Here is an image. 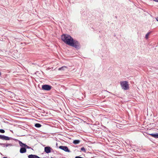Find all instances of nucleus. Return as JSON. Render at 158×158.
<instances>
[{
  "label": "nucleus",
  "mask_w": 158,
  "mask_h": 158,
  "mask_svg": "<svg viewBox=\"0 0 158 158\" xmlns=\"http://www.w3.org/2000/svg\"><path fill=\"white\" fill-rule=\"evenodd\" d=\"M61 39L66 44L73 47L77 49L80 48V43L77 40H74L69 35L63 34L61 36Z\"/></svg>",
  "instance_id": "1"
},
{
  "label": "nucleus",
  "mask_w": 158,
  "mask_h": 158,
  "mask_svg": "<svg viewBox=\"0 0 158 158\" xmlns=\"http://www.w3.org/2000/svg\"><path fill=\"white\" fill-rule=\"evenodd\" d=\"M122 88L124 90H127L129 89V85L127 81H122L120 82Z\"/></svg>",
  "instance_id": "2"
},
{
  "label": "nucleus",
  "mask_w": 158,
  "mask_h": 158,
  "mask_svg": "<svg viewBox=\"0 0 158 158\" xmlns=\"http://www.w3.org/2000/svg\"><path fill=\"white\" fill-rule=\"evenodd\" d=\"M16 140L18 142L20 146L21 147L19 151L21 153H24L26 152L27 151V149L26 147H24V146L22 145L21 144L22 143H23L21 141L19 140L16 139Z\"/></svg>",
  "instance_id": "3"
},
{
  "label": "nucleus",
  "mask_w": 158,
  "mask_h": 158,
  "mask_svg": "<svg viewBox=\"0 0 158 158\" xmlns=\"http://www.w3.org/2000/svg\"><path fill=\"white\" fill-rule=\"evenodd\" d=\"M52 87L48 85L45 84L42 85V89L47 91L50 90L52 88Z\"/></svg>",
  "instance_id": "4"
},
{
  "label": "nucleus",
  "mask_w": 158,
  "mask_h": 158,
  "mask_svg": "<svg viewBox=\"0 0 158 158\" xmlns=\"http://www.w3.org/2000/svg\"><path fill=\"white\" fill-rule=\"evenodd\" d=\"M59 148L66 152H70V150L67 146H60L59 147Z\"/></svg>",
  "instance_id": "5"
},
{
  "label": "nucleus",
  "mask_w": 158,
  "mask_h": 158,
  "mask_svg": "<svg viewBox=\"0 0 158 158\" xmlns=\"http://www.w3.org/2000/svg\"><path fill=\"white\" fill-rule=\"evenodd\" d=\"M12 138L4 135H0V139L5 140H8L11 139Z\"/></svg>",
  "instance_id": "6"
},
{
  "label": "nucleus",
  "mask_w": 158,
  "mask_h": 158,
  "mask_svg": "<svg viewBox=\"0 0 158 158\" xmlns=\"http://www.w3.org/2000/svg\"><path fill=\"white\" fill-rule=\"evenodd\" d=\"M53 149L49 146H47L44 148V152L47 153H49L51 152Z\"/></svg>",
  "instance_id": "7"
},
{
  "label": "nucleus",
  "mask_w": 158,
  "mask_h": 158,
  "mask_svg": "<svg viewBox=\"0 0 158 158\" xmlns=\"http://www.w3.org/2000/svg\"><path fill=\"white\" fill-rule=\"evenodd\" d=\"M21 144L22 145L24 146V147H26V149H27H27H31L32 150H33V149L32 148H31V147H29V146H27L26 144H25V143H22Z\"/></svg>",
  "instance_id": "8"
},
{
  "label": "nucleus",
  "mask_w": 158,
  "mask_h": 158,
  "mask_svg": "<svg viewBox=\"0 0 158 158\" xmlns=\"http://www.w3.org/2000/svg\"><path fill=\"white\" fill-rule=\"evenodd\" d=\"M80 142V140H73V143L75 144H78Z\"/></svg>",
  "instance_id": "9"
},
{
  "label": "nucleus",
  "mask_w": 158,
  "mask_h": 158,
  "mask_svg": "<svg viewBox=\"0 0 158 158\" xmlns=\"http://www.w3.org/2000/svg\"><path fill=\"white\" fill-rule=\"evenodd\" d=\"M42 125L39 123H36L35 125V126L37 128H39L41 127Z\"/></svg>",
  "instance_id": "10"
},
{
  "label": "nucleus",
  "mask_w": 158,
  "mask_h": 158,
  "mask_svg": "<svg viewBox=\"0 0 158 158\" xmlns=\"http://www.w3.org/2000/svg\"><path fill=\"white\" fill-rule=\"evenodd\" d=\"M150 33L151 32H149L146 35L145 38L146 39H147L148 38V36L150 34Z\"/></svg>",
  "instance_id": "11"
},
{
  "label": "nucleus",
  "mask_w": 158,
  "mask_h": 158,
  "mask_svg": "<svg viewBox=\"0 0 158 158\" xmlns=\"http://www.w3.org/2000/svg\"><path fill=\"white\" fill-rule=\"evenodd\" d=\"M13 146V145L11 143H7V144H6V147H8V146Z\"/></svg>",
  "instance_id": "12"
},
{
  "label": "nucleus",
  "mask_w": 158,
  "mask_h": 158,
  "mask_svg": "<svg viewBox=\"0 0 158 158\" xmlns=\"http://www.w3.org/2000/svg\"><path fill=\"white\" fill-rule=\"evenodd\" d=\"M155 138H158V133L155 134L154 137Z\"/></svg>",
  "instance_id": "13"
},
{
  "label": "nucleus",
  "mask_w": 158,
  "mask_h": 158,
  "mask_svg": "<svg viewBox=\"0 0 158 158\" xmlns=\"http://www.w3.org/2000/svg\"><path fill=\"white\" fill-rule=\"evenodd\" d=\"M5 132V131L4 130L2 129H0V132L2 133H4Z\"/></svg>",
  "instance_id": "14"
},
{
  "label": "nucleus",
  "mask_w": 158,
  "mask_h": 158,
  "mask_svg": "<svg viewBox=\"0 0 158 158\" xmlns=\"http://www.w3.org/2000/svg\"><path fill=\"white\" fill-rule=\"evenodd\" d=\"M148 135H151L152 137H154L155 134L153 133H151V134H148Z\"/></svg>",
  "instance_id": "15"
},
{
  "label": "nucleus",
  "mask_w": 158,
  "mask_h": 158,
  "mask_svg": "<svg viewBox=\"0 0 158 158\" xmlns=\"http://www.w3.org/2000/svg\"><path fill=\"white\" fill-rule=\"evenodd\" d=\"M81 150L82 151H83L84 152L85 151V148L84 147H82L81 148Z\"/></svg>",
  "instance_id": "16"
},
{
  "label": "nucleus",
  "mask_w": 158,
  "mask_h": 158,
  "mask_svg": "<svg viewBox=\"0 0 158 158\" xmlns=\"http://www.w3.org/2000/svg\"><path fill=\"white\" fill-rule=\"evenodd\" d=\"M6 144L5 143H3L2 146L3 147H6Z\"/></svg>",
  "instance_id": "17"
},
{
  "label": "nucleus",
  "mask_w": 158,
  "mask_h": 158,
  "mask_svg": "<svg viewBox=\"0 0 158 158\" xmlns=\"http://www.w3.org/2000/svg\"><path fill=\"white\" fill-rule=\"evenodd\" d=\"M75 158H83V157H80V156H76Z\"/></svg>",
  "instance_id": "18"
},
{
  "label": "nucleus",
  "mask_w": 158,
  "mask_h": 158,
  "mask_svg": "<svg viewBox=\"0 0 158 158\" xmlns=\"http://www.w3.org/2000/svg\"><path fill=\"white\" fill-rule=\"evenodd\" d=\"M153 1L156 2H158V0H153Z\"/></svg>",
  "instance_id": "19"
},
{
  "label": "nucleus",
  "mask_w": 158,
  "mask_h": 158,
  "mask_svg": "<svg viewBox=\"0 0 158 158\" xmlns=\"http://www.w3.org/2000/svg\"><path fill=\"white\" fill-rule=\"evenodd\" d=\"M156 20L158 22V17H157L156 18Z\"/></svg>",
  "instance_id": "20"
},
{
  "label": "nucleus",
  "mask_w": 158,
  "mask_h": 158,
  "mask_svg": "<svg viewBox=\"0 0 158 158\" xmlns=\"http://www.w3.org/2000/svg\"><path fill=\"white\" fill-rule=\"evenodd\" d=\"M2 143H0V145L2 146Z\"/></svg>",
  "instance_id": "21"
},
{
  "label": "nucleus",
  "mask_w": 158,
  "mask_h": 158,
  "mask_svg": "<svg viewBox=\"0 0 158 158\" xmlns=\"http://www.w3.org/2000/svg\"><path fill=\"white\" fill-rule=\"evenodd\" d=\"M64 67H62L60 69H62Z\"/></svg>",
  "instance_id": "22"
},
{
  "label": "nucleus",
  "mask_w": 158,
  "mask_h": 158,
  "mask_svg": "<svg viewBox=\"0 0 158 158\" xmlns=\"http://www.w3.org/2000/svg\"><path fill=\"white\" fill-rule=\"evenodd\" d=\"M1 73L0 72V76L1 75Z\"/></svg>",
  "instance_id": "23"
},
{
  "label": "nucleus",
  "mask_w": 158,
  "mask_h": 158,
  "mask_svg": "<svg viewBox=\"0 0 158 158\" xmlns=\"http://www.w3.org/2000/svg\"><path fill=\"white\" fill-rule=\"evenodd\" d=\"M57 143H56V146H57Z\"/></svg>",
  "instance_id": "24"
},
{
  "label": "nucleus",
  "mask_w": 158,
  "mask_h": 158,
  "mask_svg": "<svg viewBox=\"0 0 158 158\" xmlns=\"http://www.w3.org/2000/svg\"><path fill=\"white\" fill-rule=\"evenodd\" d=\"M50 158H53V157H51Z\"/></svg>",
  "instance_id": "25"
}]
</instances>
